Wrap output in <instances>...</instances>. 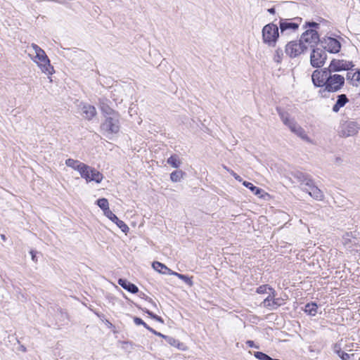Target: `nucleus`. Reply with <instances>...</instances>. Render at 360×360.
<instances>
[{
    "label": "nucleus",
    "instance_id": "obj_1",
    "mask_svg": "<svg viewBox=\"0 0 360 360\" xmlns=\"http://www.w3.org/2000/svg\"><path fill=\"white\" fill-rule=\"evenodd\" d=\"M28 50L30 57L37 63L43 73L47 75L53 74V67L51 65L50 60L42 49L35 44H32Z\"/></svg>",
    "mask_w": 360,
    "mask_h": 360
},
{
    "label": "nucleus",
    "instance_id": "obj_2",
    "mask_svg": "<svg viewBox=\"0 0 360 360\" xmlns=\"http://www.w3.org/2000/svg\"><path fill=\"white\" fill-rule=\"evenodd\" d=\"M320 25L315 22H306L304 28L307 30L302 33L300 37V41L304 44L309 48H314L321 41L317 30L319 29Z\"/></svg>",
    "mask_w": 360,
    "mask_h": 360
},
{
    "label": "nucleus",
    "instance_id": "obj_3",
    "mask_svg": "<svg viewBox=\"0 0 360 360\" xmlns=\"http://www.w3.org/2000/svg\"><path fill=\"white\" fill-rule=\"evenodd\" d=\"M279 115L283 124L289 129L303 141L311 143V139L308 136L305 130L294 120L290 117L289 115L283 111H278Z\"/></svg>",
    "mask_w": 360,
    "mask_h": 360
},
{
    "label": "nucleus",
    "instance_id": "obj_4",
    "mask_svg": "<svg viewBox=\"0 0 360 360\" xmlns=\"http://www.w3.org/2000/svg\"><path fill=\"white\" fill-rule=\"evenodd\" d=\"M333 72H329L326 88L321 89L319 94L322 97H326V93L337 92L340 91L345 85V78L338 74H333Z\"/></svg>",
    "mask_w": 360,
    "mask_h": 360
},
{
    "label": "nucleus",
    "instance_id": "obj_5",
    "mask_svg": "<svg viewBox=\"0 0 360 360\" xmlns=\"http://www.w3.org/2000/svg\"><path fill=\"white\" fill-rule=\"evenodd\" d=\"M262 33L263 42L269 46L274 47L279 37L278 26L269 23L263 27Z\"/></svg>",
    "mask_w": 360,
    "mask_h": 360
},
{
    "label": "nucleus",
    "instance_id": "obj_6",
    "mask_svg": "<svg viewBox=\"0 0 360 360\" xmlns=\"http://www.w3.org/2000/svg\"><path fill=\"white\" fill-rule=\"evenodd\" d=\"M101 129L108 135L117 134L120 131V116L118 113L106 117L101 125Z\"/></svg>",
    "mask_w": 360,
    "mask_h": 360
},
{
    "label": "nucleus",
    "instance_id": "obj_7",
    "mask_svg": "<svg viewBox=\"0 0 360 360\" xmlns=\"http://www.w3.org/2000/svg\"><path fill=\"white\" fill-rule=\"evenodd\" d=\"M308 49L300 40L290 41L285 45V52L290 58H296Z\"/></svg>",
    "mask_w": 360,
    "mask_h": 360
},
{
    "label": "nucleus",
    "instance_id": "obj_8",
    "mask_svg": "<svg viewBox=\"0 0 360 360\" xmlns=\"http://www.w3.org/2000/svg\"><path fill=\"white\" fill-rule=\"evenodd\" d=\"M330 72L329 68L321 70H316L311 75L313 84L316 87L326 88L328 73Z\"/></svg>",
    "mask_w": 360,
    "mask_h": 360
},
{
    "label": "nucleus",
    "instance_id": "obj_9",
    "mask_svg": "<svg viewBox=\"0 0 360 360\" xmlns=\"http://www.w3.org/2000/svg\"><path fill=\"white\" fill-rule=\"evenodd\" d=\"M79 174L87 183L95 181L96 183L99 184L103 179V176L101 172L87 165L86 168H83Z\"/></svg>",
    "mask_w": 360,
    "mask_h": 360
},
{
    "label": "nucleus",
    "instance_id": "obj_10",
    "mask_svg": "<svg viewBox=\"0 0 360 360\" xmlns=\"http://www.w3.org/2000/svg\"><path fill=\"white\" fill-rule=\"evenodd\" d=\"M355 65L351 60H347L343 59H333L331 60L328 68L330 72H340L351 70Z\"/></svg>",
    "mask_w": 360,
    "mask_h": 360
},
{
    "label": "nucleus",
    "instance_id": "obj_11",
    "mask_svg": "<svg viewBox=\"0 0 360 360\" xmlns=\"http://www.w3.org/2000/svg\"><path fill=\"white\" fill-rule=\"evenodd\" d=\"M360 130V124L354 121H347L340 126L339 131L340 136L342 137H349L354 136Z\"/></svg>",
    "mask_w": 360,
    "mask_h": 360
},
{
    "label": "nucleus",
    "instance_id": "obj_12",
    "mask_svg": "<svg viewBox=\"0 0 360 360\" xmlns=\"http://www.w3.org/2000/svg\"><path fill=\"white\" fill-rule=\"evenodd\" d=\"M323 49L332 53H337L341 49V44L339 40L331 37H325L321 40Z\"/></svg>",
    "mask_w": 360,
    "mask_h": 360
},
{
    "label": "nucleus",
    "instance_id": "obj_13",
    "mask_svg": "<svg viewBox=\"0 0 360 360\" xmlns=\"http://www.w3.org/2000/svg\"><path fill=\"white\" fill-rule=\"evenodd\" d=\"M326 57L324 50L314 49L310 56L311 65L314 68H321L324 65Z\"/></svg>",
    "mask_w": 360,
    "mask_h": 360
},
{
    "label": "nucleus",
    "instance_id": "obj_14",
    "mask_svg": "<svg viewBox=\"0 0 360 360\" xmlns=\"http://www.w3.org/2000/svg\"><path fill=\"white\" fill-rule=\"evenodd\" d=\"M279 27L281 35H288L291 32H295L299 27V25L295 22H290L288 20H281Z\"/></svg>",
    "mask_w": 360,
    "mask_h": 360
},
{
    "label": "nucleus",
    "instance_id": "obj_15",
    "mask_svg": "<svg viewBox=\"0 0 360 360\" xmlns=\"http://www.w3.org/2000/svg\"><path fill=\"white\" fill-rule=\"evenodd\" d=\"M303 190L307 191L310 196L316 200H321L323 198V194L322 191L313 184L311 180H307V183H306V187L303 188Z\"/></svg>",
    "mask_w": 360,
    "mask_h": 360
},
{
    "label": "nucleus",
    "instance_id": "obj_16",
    "mask_svg": "<svg viewBox=\"0 0 360 360\" xmlns=\"http://www.w3.org/2000/svg\"><path fill=\"white\" fill-rule=\"evenodd\" d=\"M346 80L347 82L356 87L360 86V69L354 68V67L347 72Z\"/></svg>",
    "mask_w": 360,
    "mask_h": 360
},
{
    "label": "nucleus",
    "instance_id": "obj_17",
    "mask_svg": "<svg viewBox=\"0 0 360 360\" xmlns=\"http://www.w3.org/2000/svg\"><path fill=\"white\" fill-rule=\"evenodd\" d=\"M79 107L82 117L87 120H92L97 114L96 108L91 105L81 103Z\"/></svg>",
    "mask_w": 360,
    "mask_h": 360
},
{
    "label": "nucleus",
    "instance_id": "obj_18",
    "mask_svg": "<svg viewBox=\"0 0 360 360\" xmlns=\"http://www.w3.org/2000/svg\"><path fill=\"white\" fill-rule=\"evenodd\" d=\"M65 165L68 167H71L74 170L77 171L79 174H80L81 171L83 169V168L84 169L86 168V164L81 162L80 161H79L77 160H74L72 158L67 159L65 160Z\"/></svg>",
    "mask_w": 360,
    "mask_h": 360
},
{
    "label": "nucleus",
    "instance_id": "obj_19",
    "mask_svg": "<svg viewBox=\"0 0 360 360\" xmlns=\"http://www.w3.org/2000/svg\"><path fill=\"white\" fill-rule=\"evenodd\" d=\"M349 99L345 94H340L337 96V101L333 106V111L338 112L340 108H343L347 103Z\"/></svg>",
    "mask_w": 360,
    "mask_h": 360
},
{
    "label": "nucleus",
    "instance_id": "obj_20",
    "mask_svg": "<svg viewBox=\"0 0 360 360\" xmlns=\"http://www.w3.org/2000/svg\"><path fill=\"white\" fill-rule=\"evenodd\" d=\"M118 284L121 285L124 289L131 293H136L139 291V288L136 285L130 283L126 279L120 278L118 280Z\"/></svg>",
    "mask_w": 360,
    "mask_h": 360
},
{
    "label": "nucleus",
    "instance_id": "obj_21",
    "mask_svg": "<svg viewBox=\"0 0 360 360\" xmlns=\"http://www.w3.org/2000/svg\"><path fill=\"white\" fill-rule=\"evenodd\" d=\"M162 338L165 339L166 341L171 346L175 347H176L179 349H182V350L185 349L184 345L183 343L180 342L178 340H176L172 337H169V336H167V335H165V337H162Z\"/></svg>",
    "mask_w": 360,
    "mask_h": 360
},
{
    "label": "nucleus",
    "instance_id": "obj_22",
    "mask_svg": "<svg viewBox=\"0 0 360 360\" xmlns=\"http://www.w3.org/2000/svg\"><path fill=\"white\" fill-rule=\"evenodd\" d=\"M167 162L174 168H178L182 163L181 159L177 155H171L167 159Z\"/></svg>",
    "mask_w": 360,
    "mask_h": 360
},
{
    "label": "nucleus",
    "instance_id": "obj_23",
    "mask_svg": "<svg viewBox=\"0 0 360 360\" xmlns=\"http://www.w3.org/2000/svg\"><path fill=\"white\" fill-rule=\"evenodd\" d=\"M243 184L246 188H249L252 192H253L256 195L262 197V195H261V193L264 192L262 189L254 186L252 183L248 181H245L243 182Z\"/></svg>",
    "mask_w": 360,
    "mask_h": 360
},
{
    "label": "nucleus",
    "instance_id": "obj_24",
    "mask_svg": "<svg viewBox=\"0 0 360 360\" xmlns=\"http://www.w3.org/2000/svg\"><path fill=\"white\" fill-rule=\"evenodd\" d=\"M318 306L316 303H308L304 307V311L311 316H315L317 313Z\"/></svg>",
    "mask_w": 360,
    "mask_h": 360
},
{
    "label": "nucleus",
    "instance_id": "obj_25",
    "mask_svg": "<svg viewBox=\"0 0 360 360\" xmlns=\"http://www.w3.org/2000/svg\"><path fill=\"white\" fill-rule=\"evenodd\" d=\"M101 110L103 113L105 117H109L113 115L117 114L115 110H113L111 108H110L108 105L105 104L103 102H101Z\"/></svg>",
    "mask_w": 360,
    "mask_h": 360
},
{
    "label": "nucleus",
    "instance_id": "obj_26",
    "mask_svg": "<svg viewBox=\"0 0 360 360\" xmlns=\"http://www.w3.org/2000/svg\"><path fill=\"white\" fill-rule=\"evenodd\" d=\"M276 291H271V292H269V295L267 296V297H266L262 302V306L271 310V304L273 301L272 297H276Z\"/></svg>",
    "mask_w": 360,
    "mask_h": 360
},
{
    "label": "nucleus",
    "instance_id": "obj_27",
    "mask_svg": "<svg viewBox=\"0 0 360 360\" xmlns=\"http://www.w3.org/2000/svg\"><path fill=\"white\" fill-rule=\"evenodd\" d=\"M152 266L155 271L162 274H166V271H170L165 264L159 262H154Z\"/></svg>",
    "mask_w": 360,
    "mask_h": 360
},
{
    "label": "nucleus",
    "instance_id": "obj_28",
    "mask_svg": "<svg viewBox=\"0 0 360 360\" xmlns=\"http://www.w3.org/2000/svg\"><path fill=\"white\" fill-rule=\"evenodd\" d=\"M184 172L181 170H176L171 173L170 179L173 182H179L183 178Z\"/></svg>",
    "mask_w": 360,
    "mask_h": 360
},
{
    "label": "nucleus",
    "instance_id": "obj_29",
    "mask_svg": "<svg viewBox=\"0 0 360 360\" xmlns=\"http://www.w3.org/2000/svg\"><path fill=\"white\" fill-rule=\"evenodd\" d=\"M97 205L104 212L110 210L109 203L106 198H100L96 201Z\"/></svg>",
    "mask_w": 360,
    "mask_h": 360
},
{
    "label": "nucleus",
    "instance_id": "obj_30",
    "mask_svg": "<svg viewBox=\"0 0 360 360\" xmlns=\"http://www.w3.org/2000/svg\"><path fill=\"white\" fill-rule=\"evenodd\" d=\"M271 291H275L274 289H273L271 287H270L269 285H260L257 288L256 292L259 294H264L266 293L268 295H269V292H271Z\"/></svg>",
    "mask_w": 360,
    "mask_h": 360
},
{
    "label": "nucleus",
    "instance_id": "obj_31",
    "mask_svg": "<svg viewBox=\"0 0 360 360\" xmlns=\"http://www.w3.org/2000/svg\"><path fill=\"white\" fill-rule=\"evenodd\" d=\"M352 238H354L352 236V233H346L342 236V243L344 245H349V244L354 243L355 242L352 240Z\"/></svg>",
    "mask_w": 360,
    "mask_h": 360
},
{
    "label": "nucleus",
    "instance_id": "obj_32",
    "mask_svg": "<svg viewBox=\"0 0 360 360\" xmlns=\"http://www.w3.org/2000/svg\"><path fill=\"white\" fill-rule=\"evenodd\" d=\"M171 274H173L178 277L179 279L184 281L186 283H187L188 285L192 286L193 285V281L191 278L188 277L186 275L181 274L176 272H172Z\"/></svg>",
    "mask_w": 360,
    "mask_h": 360
},
{
    "label": "nucleus",
    "instance_id": "obj_33",
    "mask_svg": "<svg viewBox=\"0 0 360 360\" xmlns=\"http://www.w3.org/2000/svg\"><path fill=\"white\" fill-rule=\"evenodd\" d=\"M271 304V310L276 309L278 307L284 304L283 300L279 297H273Z\"/></svg>",
    "mask_w": 360,
    "mask_h": 360
},
{
    "label": "nucleus",
    "instance_id": "obj_34",
    "mask_svg": "<svg viewBox=\"0 0 360 360\" xmlns=\"http://www.w3.org/2000/svg\"><path fill=\"white\" fill-rule=\"evenodd\" d=\"M295 176L298 179V181L306 186V183H307V180H310L307 177L305 174L302 172H297L295 174Z\"/></svg>",
    "mask_w": 360,
    "mask_h": 360
},
{
    "label": "nucleus",
    "instance_id": "obj_35",
    "mask_svg": "<svg viewBox=\"0 0 360 360\" xmlns=\"http://www.w3.org/2000/svg\"><path fill=\"white\" fill-rule=\"evenodd\" d=\"M283 56V50L281 49H277L275 51V54L274 56V60L277 63H280L282 60Z\"/></svg>",
    "mask_w": 360,
    "mask_h": 360
},
{
    "label": "nucleus",
    "instance_id": "obj_36",
    "mask_svg": "<svg viewBox=\"0 0 360 360\" xmlns=\"http://www.w3.org/2000/svg\"><path fill=\"white\" fill-rule=\"evenodd\" d=\"M115 224L123 231L124 233H127L129 230V226L122 220H120L117 218V221H115Z\"/></svg>",
    "mask_w": 360,
    "mask_h": 360
},
{
    "label": "nucleus",
    "instance_id": "obj_37",
    "mask_svg": "<svg viewBox=\"0 0 360 360\" xmlns=\"http://www.w3.org/2000/svg\"><path fill=\"white\" fill-rule=\"evenodd\" d=\"M104 215L108 217L110 220L115 223V221H117V217L110 210H108L103 212Z\"/></svg>",
    "mask_w": 360,
    "mask_h": 360
},
{
    "label": "nucleus",
    "instance_id": "obj_38",
    "mask_svg": "<svg viewBox=\"0 0 360 360\" xmlns=\"http://www.w3.org/2000/svg\"><path fill=\"white\" fill-rule=\"evenodd\" d=\"M337 354L342 360H348L349 359V355L346 352H342L340 348H339V351L337 352Z\"/></svg>",
    "mask_w": 360,
    "mask_h": 360
},
{
    "label": "nucleus",
    "instance_id": "obj_39",
    "mask_svg": "<svg viewBox=\"0 0 360 360\" xmlns=\"http://www.w3.org/2000/svg\"><path fill=\"white\" fill-rule=\"evenodd\" d=\"M254 356L259 360H264L267 356V354L262 352H255L254 353Z\"/></svg>",
    "mask_w": 360,
    "mask_h": 360
},
{
    "label": "nucleus",
    "instance_id": "obj_40",
    "mask_svg": "<svg viewBox=\"0 0 360 360\" xmlns=\"http://www.w3.org/2000/svg\"><path fill=\"white\" fill-rule=\"evenodd\" d=\"M134 321L135 324L143 325L145 328H146L148 326L141 319L138 318V317H135L134 319Z\"/></svg>",
    "mask_w": 360,
    "mask_h": 360
},
{
    "label": "nucleus",
    "instance_id": "obj_41",
    "mask_svg": "<svg viewBox=\"0 0 360 360\" xmlns=\"http://www.w3.org/2000/svg\"><path fill=\"white\" fill-rule=\"evenodd\" d=\"M146 313L148 314L153 319H154L155 320L160 322V323H163V321L161 317L151 313L150 311H149L148 310L146 311Z\"/></svg>",
    "mask_w": 360,
    "mask_h": 360
},
{
    "label": "nucleus",
    "instance_id": "obj_42",
    "mask_svg": "<svg viewBox=\"0 0 360 360\" xmlns=\"http://www.w3.org/2000/svg\"><path fill=\"white\" fill-rule=\"evenodd\" d=\"M146 313L148 314L153 319H154L155 320L160 322V323H163V321L161 317L151 313L150 311H149L148 310L146 311Z\"/></svg>",
    "mask_w": 360,
    "mask_h": 360
},
{
    "label": "nucleus",
    "instance_id": "obj_43",
    "mask_svg": "<svg viewBox=\"0 0 360 360\" xmlns=\"http://www.w3.org/2000/svg\"><path fill=\"white\" fill-rule=\"evenodd\" d=\"M146 328H147L148 330H150V332H152L153 333H154L155 335H158L159 337H161V338L165 337V335H163V334H162V333H160L159 332L155 331V330H153V328H151L148 326H147V327Z\"/></svg>",
    "mask_w": 360,
    "mask_h": 360
},
{
    "label": "nucleus",
    "instance_id": "obj_44",
    "mask_svg": "<svg viewBox=\"0 0 360 360\" xmlns=\"http://www.w3.org/2000/svg\"><path fill=\"white\" fill-rule=\"evenodd\" d=\"M231 174L238 181H242L241 177L235 173L233 171H231Z\"/></svg>",
    "mask_w": 360,
    "mask_h": 360
},
{
    "label": "nucleus",
    "instance_id": "obj_45",
    "mask_svg": "<svg viewBox=\"0 0 360 360\" xmlns=\"http://www.w3.org/2000/svg\"><path fill=\"white\" fill-rule=\"evenodd\" d=\"M246 345L250 347H255L259 348L258 346H256L252 340H248L246 342Z\"/></svg>",
    "mask_w": 360,
    "mask_h": 360
},
{
    "label": "nucleus",
    "instance_id": "obj_46",
    "mask_svg": "<svg viewBox=\"0 0 360 360\" xmlns=\"http://www.w3.org/2000/svg\"><path fill=\"white\" fill-rule=\"evenodd\" d=\"M30 255H31V257H32V259L34 261V262H37V259H36V253L34 250H31L30 252Z\"/></svg>",
    "mask_w": 360,
    "mask_h": 360
},
{
    "label": "nucleus",
    "instance_id": "obj_47",
    "mask_svg": "<svg viewBox=\"0 0 360 360\" xmlns=\"http://www.w3.org/2000/svg\"><path fill=\"white\" fill-rule=\"evenodd\" d=\"M268 11L271 13V14H274L275 13V9L274 8H269L268 10Z\"/></svg>",
    "mask_w": 360,
    "mask_h": 360
},
{
    "label": "nucleus",
    "instance_id": "obj_48",
    "mask_svg": "<svg viewBox=\"0 0 360 360\" xmlns=\"http://www.w3.org/2000/svg\"><path fill=\"white\" fill-rule=\"evenodd\" d=\"M264 360H280V359H274L267 355Z\"/></svg>",
    "mask_w": 360,
    "mask_h": 360
},
{
    "label": "nucleus",
    "instance_id": "obj_49",
    "mask_svg": "<svg viewBox=\"0 0 360 360\" xmlns=\"http://www.w3.org/2000/svg\"><path fill=\"white\" fill-rule=\"evenodd\" d=\"M1 239H2L3 240H6V238L5 235H4V234H1Z\"/></svg>",
    "mask_w": 360,
    "mask_h": 360
},
{
    "label": "nucleus",
    "instance_id": "obj_50",
    "mask_svg": "<svg viewBox=\"0 0 360 360\" xmlns=\"http://www.w3.org/2000/svg\"><path fill=\"white\" fill-rule=\"evenodd\" d=\"M340 347H338L337 345L335 346V352L337 353L338 351H339Z\"/></svg>",
    "mask_w": 360,
    "mask_h": 360
},
{
    "label": "nucleus",
    "instance_id": "obj_51",
    "mask_svg": "<svg viewBox=\"0 0 360 360\" xmlns=\"http://www.w3.org/2000/svg\"><path fill=\"white\" fill-rule=\"evenodd\" d=\"M22 350L23 352H25V350H26V349H25V347H23V348H22Z\"/></svg>",
    "mask_w": 360,
    "mask_h": 360
}]
</instances>
